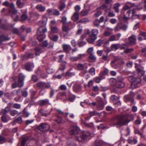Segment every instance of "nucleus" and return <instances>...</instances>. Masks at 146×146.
I'll use <instances>...</instances> for the list:
<instances>
[{
	"instance_id": "4be33fe9",
	"label": "nucleus",
	"mask_w": 146,
	"mask_h": 146,
	"mask_svg": "<svg viewBox=\"0 0 146 146\" xmlns=\"http://www.w3.org/2000/svg\"><path fill=\"white\" fill-rule=\"evenodd\" d=\"M36 9L38 11L42 12H44L45 10V7L43 6L42 5L39 4L37 5L35 7Z\"/></svg>"
},
{
	"instance_id": "7ed1b4c3",
	"label": "nucleus",
	"mask_w": 146,
	"mask_h": 146,
	"mask_svg": "<svg viewBox=\"0 0 146 146\" xmlns=\"http://www.w3.org/2000/svg\"><path fill=\"white\" fill-rule=\"evenodd\" d=\"M128 79L131 82V86L132 89L137 88L139 87L141 81L140 78L131 76L128 77Z\"/></svg>"
},
{
	"instance_id": "37998d69",
	"label": "nucleus",
	"mask_w": 146,
	"mask_h": 146,
	"mask_svg": "<svg viewBox=\"0 0 146 146\" xmlns=\"http://www.w3.org/2000/svg\"><path fill=\"white\" fill-rule=\"evenodd\" d=\"M105 78L104 76H102L100 74V76L98 77H97L96 78L95 81L96 83H99L100 82V81Z\"/></svg>"
},
{
	"instance_id": "a878e982",
	"label": "nucleus",
	"mask_w": 146,
	"mask_h": 146,
	"mask_svg": "<svg viewBox=\"0 0 146 146\" xmlns=\"http://www.w3.org/2000/svg\"><path fill=\"white\" fill-rule=\"evenodd\" d=\"M132 18L133 19H140L139 17L140 15H137L136 14V11L135 10H132Z\"/></svg>"
},
{
	"instance_id": "0e129e2a",
	"label": "nucleus",
	"mask_w": 146,
	"mask_h": 146,
	"mask_svg": "<svg viewBox=\"0 0 146 146\" xmlns=\"http://www.w3.org/2000/svg\"><path fill=\"white\" fill-rule=\"evenodd\" d=\"M88 10H83L82 11L81 14L82 16H84L88 14Z\"/></svg>"
},
{
	"instance_id": "412c9836",
	"label": "nucleus",
	"mask_w": 146,
	"mask_h": 146,
	"mask_svg": "<svg viewBox=\"0 0 146 146\" xmlns=\"http://www.w3.org/2000/svg\"><path fill=\"white\" fill-rule=\"evenodd\" d=\"M96 39V37L90 35V37L87 39V40L89 43L93 44Z\"/></svg>"
},
{
	"instance_id": "bb28decb",
	"label": "nucleus",
	"mask_w": 146,
	"mask_h": 146,
	"mask_svg": "<svg viewBox=\"0 0 146 146\" xmlns=\"http://www.w3.org/2000/svg\"><path fill=\"white\" fill-rule=\"evenodd\" d=\"M23 10L22 11V14L21 16V18L22 20L25 21L27 19L28 17L27 15V11H24V12H23Z\"/></svg>"
},
{
	"instance_id": "0eeeda50",
	"label": "nucleus",
	"mask_w": 146,
	"mask_h": 146,
	"mask_svg": "<svg viewBox=\"0 0 146 146\" xmlns=\"http://www.w3.org/2000/svg\"><path fill=\"white\" fill-rule=\"evenodd\" d=\"M50 128V125L46 123H42L37 127L39 131L43 132L48 130Z\"/></svg>"
},
{
	"instance_id": "2eb2a0df",
	"label": "nucleus",
	"mask_w": 146,
	"mask_h": 146,
	"mask_svg": "<svg viewBox=\"0 0 146 146\" xmlns=\"http://www.w3.org/2000/svg\"><path fill=\"white\" fill-rule=\"evenodd\" d=\"M129 44L130 45H132L136 43V37L134 35H132L129 38Z\"/></svg>"
},
{
	"instance_id": "58836bf2",
	"label": "nucleus",
	"mask_w": 146,
	"mask_h": 146,
	"mask_svg": "<svg viewBox=\"0 0 146 146\" xmlns=\"http://www.w3.org/2000/svg\"><path fill=\"white\" fill-rule=\"evenodd\" d=\"M7 142V139L3 136L0 135V144L5 143Z\"/></svg>"
},
{
	"instance_id": "338daca9",
	"label": "nucleus",
	"mask_w": 146,
	"mask_h": 146,
	"mask_svg": "<svg viewBox=\"0 0 146 146\" xmlns=\"http://www.w3.org/2000/svg\"><path fill=\"white\" fill-rule=\"evenodd\" d=\"M109 40L111 41L116 40L115 35H112L110 36L109 38Z\"/></svg>"
},
{
	"instance_id": "423d86ee",
	"label": "nucleus",
	"mask_w": 146,
	"mask_h": 146,
	"mask_svg": "<svg viewBox=\"0 0 146 146\" xmlns=\"http://www.w3.org/2000/svg\"><path fill=\"white\" fill-rule=\"evenodd\" d=\"M90 135V133L88 131L84 132L82 133L81 135L79 136V137L76 138V140L78 141L79 142H81L82 140H85Z\"/></svg>"
},
{
	"instance_id": "72a5a7b5",
	"label": "nucleus",
	"mask_w": 146,
	"mask_h": 146,
	"mask_svg": "<svg viewBox=\"0 0 146 146\" xmlns=\"http://www.w3.org/2000/svg\"><path fill=\"white\" fill-rule=\"evenodd\" d=\"M9 13H11V17L12 18H13V15H16L18 11L17 10L15 9H13L9 10Z\"/></svg>"
},
{
	"instance_id": "4468645a",
	"label": "nucleus",
	"mask_w": 146,
	"mask_h": 146,
	"mask_svg": "<svg viewBox=\"0 0 146 146\" xmlns=\"http://www.w3.org/2000/svg\"><path fill=\"white\" fill-rule=\"evenodd\" d=\"M97 107L98 110H100L103 109L104 108V104L102 99L100 98L98 100Z\"/></svg>"
},
{
	"instance_id": "13d9d810",
	"label": "nucleus",
	"mask_w": 146,
	"mask_h": 146,
	"mask_svg": "<svg viewBox=\"0 0 146 146\" xmlns=\"http://www.w3.org/2000/svg\"><path fill=\"white\" fill-rule=\"evenodd\" d=\"M84 55V54H79L77 56L74 57V61L77 60L78 59L82 58Z\"/></svg>"
},
{
	"instance_id": "b1692460",
	"label": "nucleus",
	"mask_w": 146,
	"mask_h": 146,
	"mask_svg": "<svg viewBox=\"0 0 146 146\" xmlns=\"http://www.w3.org/2000/svg\"><path fill=\"white\" fill-rule=\"evenodd\" d=\"M29 139V137L28 136H24L22 138L21 141V146H25L26 142Z\"/></svg>"
},
{
	"instance_id": "603ef678",
	"label": "nucleus",
	"mask_w": 146,
	"mask_h": 146,
	"mask_svg": "<svg viewBox=\"0 0 146 146\" xmlns=\"http://www.w3.org/2000/svg\"><path fill=\"white\" fill-rule=\"evenodd\" d=\"M53 13L52 14L53 15L58 16L60 15V13L59 11L56 9H53Z\"/></svg>"
},
{
	"instance_id": "f8f14e48",
	"label": "nucleus",
	"mask_w": 146,
	"mask_h": 146,
	"mask_svg": "<svg viewBox=\"0 0 146 146\" xmlns=\"http://www.w3.org/2000/svg\"><path fill=\"white\" fill-rule=\"evenodd\" d=\"M130 96L127 95L124 96L125 100L126 102L130 101L132 103H133L134 102V100L133 97L134 96V94L133 92L131 91L130 92Z\"/></svg>"
},
{
	"instance_id": "6e6552de",
	"label": "nucleus",
	"mask_w": 146,
	"mask_h": 146,
	"mask_svg": "<svg viewBox=\"0 0 146 146\" xmlns=\"http://www.w3.org/2000/svg\"><path fill=\"white\" fill-rule=\"evenodd\" d=\"M64 56V55H61L59 56V61L61 63L59 67L57 72H58L60 70L63 72L66 68V63L65 61H63L62 60V58Z\"/></svg>"
},
{
	"instance_id": "7c9ffc66",
	"label": "nucleus",
	"mask_w": 146,
	"mask_h": 146,
	"mask_svg": "<svg viewBox=\"0 0 146 146\" xmlns=\"http://www.w3.org/2000/svg\"><path fill=\"white\" fill-rule=\"evenodd\" d=\"M90 30L88 29H87L84 33L81 35V38L82 39H83L88 35H90Z\"/></svg>"
},
{
	"instance_id": "1a4fd4ad",
	"label": "nucleus",
	"mask_w": 146,
	"mask_h": 146,
	"mask_svg": "<svg viewBox=\"0 0 146 146\" xmlns=\"http://www.w3.org/2000/svg\"><path fill=\"white\" fill-rule=\"evenodd\" d=\"M38 88H49L51 86L49 82H39L36 84Z\"/></svg>"
},
{
	"instance_id": "79ce46f5",
	"label": "nucleus",
	"mask_w": 146,
	"mask_h": 146,
	"mask_svg": "<svg viewBox=\"0 0 146 146\" xmlns=\"http://www.w3.org/2000/svg\"><path fill=\"white\" fill-rule=\"evenodd\" d=\"M74 65L77 67V69L79 70H82L84 68V66L83 64L79 63L78 64H75Z\"/></svg>"
},
{
	"instance_id": "de8ad7c7",
	"label": "nucleus",
	"mask_w": 146,
	"mask_h": 146,
	"mask_svg": "<svg viewBox=\"0 0 146 146\" xmlns=\"http://www.w3.org/2000/svg\"><path fill=\"white\" fill-rule=\"evenodd\" d=\"M74 17L75 18L74 21H76L79 20V13L78 12H75L74 13Z\"/></svg>"
},
{
	"instance_id": "3c124183",
	"label": "nucleus",
	"mask_w": 146,
	"mask_h": 146,
	"mask_svg": "<svg viewBox=\"0 0 146 146\" xmlns=\"http://www.w3.org/2000/svg\"><path fill=\"white\" fill-rule=\"evenodd\" d=\"M134 4H133L131 5V7H130L127 5H125L123 6V9L125 10H128L129 9H130V8H131L132 7L134 6Z\"/></svg>"
},
{
	"instance_id": "4c0bfd02",
	"label": "nucleus",
	"mask_w": 146,
	"mask_h": 146,
	"mask_svg": "<svg viewBox=\"0 0 146 146\" xmlns=\"http://www.w3.org/2000/svg\"><path fill=\"white\" fill-rule=\"evenodd\" d=\"M10 110L11 108L10 107H7L5 108V109H2V112L3 114H5L7 113L8 112H10V111L11 110Z\"/></svg>"
},
{
	"instance_id": "c9c22d12",
	"label": "nucleus",
	"mask_w": 146,
	"mask_h": 146,
	"mask_svg": "<svg viewBox=\"0 0 146 146\" xmlns=\"http://www.w3.org/2000/svg\"><path fill=\"white\" fill-rule=\"evenodd\" d=\"M73 74V72L72 69H70L69 70H68L66 72L65 74H64V76H72Z\"/></svg>"
},
{
	"instance_id": "2f4dec72",
	"label": "nucleus",
	"mask_w": 146,
	"mask_h": 146,
	"mask_svg": "<svg viewBox=\"0 0 146 146\" xmlns=\"http://www.w3.org/2000/svg\"><path fill=\"white\" fill-rule=\"evenodd\" d=\"M94 145L96 146H102L104 144V142L100 140H97L94 143Z\"/></svg>"
},
{
	"instance_id": "cd10ccee",
	"label": "nucleus",
	"mask_w": 146,
	"mask_h": 146,
	"mask_svg": "<svg viewBox=\"0 0 146 146\" xmlns=\"http://www.w3.org/2000/svg\"><path fill=\"white\" fill-rule=\"evenodd\" d=\"M120 6V4L119 3H117L114 4L113 5V8L115 11L117 13L119 12V7Z\"/></svg>"
},
{
	"instance_id": "052dcab7",
	"label": "nucleus",
	"mask_w": 146,
	"mask_h": 146,
	"mask_svg": "<svg viewBox=\"0 0 146 146\" xmlns=\"http://www.w3.org/2000/svg\"><path fill=\"white\" fill-rule=\"evenodd\" d=\"M110 98L112 101H115L117 100L118 97L115 95H113L111 96Z\"/></svg>"
},
{
	"instance_id": "ddd939ff",
	"label": "nucleus",
	"mask_w": 146,
	"mask_h": 146,
	"mask_svg": "<svg viewBox=\"0 0 146 146\" xmlns=\"http://www.w3.org/2000/svg\"><path fill=\"white\" fill-rule=\"evenodd\" d=\"M118 58H115V59L111 61V66L112 67L115 69H119L120 68V65L118 62Z\"/></svg>"
},
{
	"instance_id": "f257e3e1",
	"label": "nucleus",
	"mask_w": 146,
	"mask_h": 146,
	"mask_svg": "<svg viewBox=\"0 0 146 146\" xmlns=\"http://www.w3.org/2000/svg\"><path fill=\"white\" fill-rule=\"evenodd\" d=\"M110 82L111 85L114 86V92L116 93L118 92L120 88H123L125 86L123 78L120 76H118L116 79L111 80Z\"/></svg>"
},
{
	"instance_id": "393cba45",
	"label": "nucleus",
	"mask_w": 146,
	"mask_h": 146,
	"mask_svg": "<svg viewBox=\"0 0 146 146\" xmlns=\"http://www.w3.org/2000/svg\"><path fill=\"white\" fill-rule=\"evenodd\" d=\"M99 33L98 30L96 29H93L91 31V34L90 35L97 38V35Z\"/></svg>"
},
{
	"instance_id": "6e6d98bb",
	"label": "nucleus",
	"mask_w": 146,
	"mask_h": 146,
	"mask_svg": "<svg viewBox=\"0 0 146 146\" xmlns=\"http://www.w3.org/2000/svg\"><path fill=\"white\" fill-rule=\"evenodd\" d=\"M51 30L54 33H57L58 31V28L55 27H52L51 26Z\"/></svg>"
},
{
	"instance_id": "ea45409f",
	"label": "nucleus",
	"mask_w": 146,
	"mask_h": 146,
	"mask_svg": "<svg viewBox=\"0 0 146 146\" xmlns=\"http://www.w3.org/2000/svg\"><path fill=\"white\" fill-rule=\"evenodd\" d=\"M81 88V86L79 84H76L74 86V91L75 92L78 91Z\"/></svg>"
},
{
	"instance_id": "f3484780",
	"label": "nucleus",
	"mask_w": 146,
	"mask_h": 146,
	"mask_svg": "<svg viewBox=\"0 0 146 146\" xmlns=\"http://www.w3.org/2000/svg\"><path fill=\"white\" fill-rule=\"evenodd\" d=\"M49 104V100L48 99L42 100L39 101V105L41 106H45Z\"/></svg>"
},
{
	"instance_id": "e433bc0d",
	"label": "nucleus",
	"mask_w": 146,
	"mask_h": 146,
	"mask_svg": "<svg viewBox=\"0 0 146 146\" xmlns=\"http://www.w3.org/2000/svg\"><path fill=\"white\" fill-rule=\"evenodd\" d=\"M111 48L112 50L115 51L119 48V44H113L111 45Z\"/></svg>"
},
{
	"instance_id": "49530a36",
	"label": "nucleus",
	"mask_w": 146,
	"mask_h": 146,
	"mask_svg": "<svg viewBox=\"0 0 146 146\" xmlns=\"http://www.w3.org/2000/svg\"><path fill=\"white\" fill-rule=\"evenodd\" d=\"M38 112L39 113L41 114L42 115L46 117L48 116L49 114V113H46L45 111L42 109H40L39 111Z\"/></svg>"
},
{
	"instance_id": "6ab92c4d",
	"label": "nucleus",
	"mask_w": 146,
	"mask_h": 146,
	"mask_svg": "<svg viewBox=\"0 0 146 146\" xmlns=\"http://www.w3.org/2000/svg\"><path fill=\"white\" fill-rule=\"evenodd\" d=\"M135 68L136 70L138 72L139 75L140 76H143L145 74L144 71L140 69L137 66V64H135Z\"/></svg>"
},
{
	"instance_id": "5fc2aeb1",
	"label": "nucleus",
	"mask_w": 146,
	"mask_h": 146,
	"mask_svg": "<svg viewBox=\"0 0 146 146\" xmlns=\"http://www.w3.org/2000/svg\"><path fill=\"white\" fill-rule=\"evenodd\" d=\"M112 33L108 31H105L103 33V35L105 36H110L111 34Z\"/></svg>"
},
{
	"instance_id": "c756f323",
	"label": "nucleus",
	"mask_w": 146,
	"mask_h": 146,
	"mask_svg": "<svg viewBox=\"0 0 146 146\" xmlns=\"http://www.w3.org/2000/svg\"><path fill=\"white\" fill-rule=\"evenodd\" d=\"M16 5L18 8H21L24 6V3H22L21 0H17Z\"/></svg>"
},
{
	"instance_id": "e2e57ef3",
	"label": "nucleus",
	"mask_w": 146,
	"mask_h": 146,
	"mask_svg": "<svg viewBox=\"0 0 146 146\" xmlns=\"http://www.w3.org/2000/svg\"><path fill=\"white\" fill-rule=\"evenodd\" d=\"M62 29L64 31L67 32L69 31V29L65 25H63L62 27Z\"/></svg>"
},
{
	"instance_id": "a18cd8bd",
	"label": "nucleus",
	"mask_w": 146,
	"mask_h": 146,
	"mask_svg": "<svg viewBox=\"0 0 146 146\" xmlns=\"http://www.w3.org/2000/svg\"><path fill=\"white\" fill-rule=\"evenodd\" d=\"M38 74L39 75L41 76L43 78H45L47 77L46 74L44 73L42 71H38Z\"/></svg>"
},
{
	"instance_id": "69168bd1",
	"label": "nucleus",
	"mask_w": 146,
	"mask_h": 146,
	"mask_svg": "<svg viewBox=\"0 0 146 146\" xmlns=\"http://www.w3.org/2000/svg\"><path fill=\"white\" fill-rule=\"evenodd\" d=\"M48 43L47 40H45L43 41L42 43V46L44 47H47L48 46Z\"/></svg>"
},
{
	"instance_id": "8fccbe9b",
	"label": "nucleus",
	"mask_w": 146,
	"mask_h": 146,
	"mask_svg": "<svg viewBox=\"0 0 146 146\" xmlns=\"http://www.w3.org/2000/svg\"><path fill=\"white\" fill-rule=\"evenodd\" d=\"M30 92L31 93V98L32 100H33L34 99V96L36 92L34 91L33 90H31Z\"/></svg>"
},
{
	"instance_id": "473e14b6",
	"label": "nucleus",
	"mask_w": 146,
	"mask_h": 146,
	"mask_svg": "<svg viewBox=\"0 0 146 146\" xmlns=\"http://www.w3.org/2000/svg\"><path fill=\"white\" fill-rule=\"evenodd\" d=\"M10 38L2 35L0 36V42H2L5 40H8L10 39Z\"/></svg>"
},
{
	"instance_id": "20e7f679",
	"label": "nucleus",
	"mask_w": 146,
	"mask_h": 146,
	"mask_svg": "<svg viewBox=\"0 0 146 146\" xmlns=\"http://www.w3.org/2000/svg\"><path fill=\"white\" fill-rule=\"evenodd\" d=\"M47 31V29L45 27L39 28L37 31V38L40 41H42L46 37L44 33Z\"/></svg>"
},
{
	"instance_id": "4d7b16f0",
	"label": "nucleus",
	"mask_w": 146,
	"mask_h": 146,
	"mask_svg": "<svg viewBox=\"0 0 146 146\" xmlns=\"http://www.w3.org/2000/svg\"><path fill=\"white\" fill-rule=\"evenodd\" d=\"M1 28L5 30H9V27L6 25L3 24L1 26Z\"/></svg>"
},
{
	"instance_id": "774afa93",
	"label": "nucleus",
	"mask_w": 146,
	"mask_h": 146,
	"mask_svg": "<svg viewBox=\"0 0 146 146\" xmlns=\"http://www.w3.org/2000/svg\"><path fill=\"white\" fill-rule=\"evenodd\" d=\"M90 73L92 75H93L95 74V69L94 68H91L89 70Z\"/></svg>"
},
{
	"instance_id": "09e8293b",
	"label": "nucleus",
	"mask_w": 146,
	"mask_h": 146,
	"mask_svg": "<svg viewBox=\"0 0 146 146\" xmlns=\"http://www.w3.org/2000/svg\"><path fill=\"white\" fill-rule=\"evenodd\" d=\"M18 111L15 110H10V114L11 115L14 116L18 113Z\"/></svg>"
},
{
	"instance_id": "a19ab883",
	"label": "nucleus",
	"mask_w": 146,
	"mask_h": 146,
	"mask_svg": "<svg viewBox=\"0 0 146 146\" xmlns=\"http://www.w3.org/2000/svg\"><path fill=\"white\" fill-rule=\"evenodd\" d=\"M25 58H33V54L32 53H27L24 56Z\"/></svg>"
},
{
	"instance_id": "39448f33",
	"label": "nucleus",
	"mask_w": 146,
	"mask_h": 146,
	"mask_svg": "<svg viewBox=\"0 0 146 146\" xmlns=\"http://www.w3.org/2000/svg\"><path fill=\"white\" fill-rule=\"evenodd\" d=\"M25 79V77L22 74H20L19 75V79L18 82H15L12 84V87L13 88H16L18 87H22L24 85V81Z\"/></svg>"
},
{
	"instance_id": "aec40b11",
	"label": "nucleus",
	"mask_w": 146,
	"mask_h": 146,
	"mask_svg": "<svg viewBox=\"0 0 146 146\" xmlns=\"http://www.w3.org/2000/svg\"><path fill=\"white\" fill-rule=\"evenodd\" d=\"M63 48L64 52H68L72 49L71 47L69 45L64 44L63 45Z\"/></svg>"
},
{
	"instance_id": "9d476101",
	"label": "nucleus",
	"mask_w": 146,
	"mask_h": 146,
	"mask_svg": "<svg viewBox=\"0 0 146 146\" xmlns=\"http://www.w3.org/2000/svg\"><path fill=\"white\" fill-rule=\"evenodd\" d=\"M127 26L125 24L122 23H119L117 24L114 30L115 31H119L121 29H122L123 30L125 31L127 29Z\"/></svg>"
},
{
	"instance_id": "5701e85b",
	"label": "nucleus",
	"mask_w": 146,
	"mask_h": 146,
	"mask_svg": "<svg viewBox=\"0 0 146 146\" xmlns=\"http://www.w3.org/2000/svg\"><path fill=\"white\" fill-rule=\"evenodd\" d=\"M94 12H95V13L94 14V16L96 17H98L102 13V12L101 9H100V8H98L94 11Z\"/></svg>"
},
{
	"instance_id": "bf43d9fd",
	"label": "nucleus",
	"mask_w": 146,
	"mask_h": 146,
	"mask_svg": "<svg viewBox=\"0 0 146 146\" xmlns=\"http://www.w3.org/2000/svg\"><path fill=\"white\" fill-rule=\"evenodd\" d=\"M89 58L94 60L96 61V57L92 54H90L89 57Z\"/></svg>"
},
{
	"instance_id": "f03ea898",
	"label": "nucleus",
	"mask_w": 146,
	"mask_h": 146,
	"mask_svg": "<svg viewBox=\"0 0 146 146\" xmlns=\"http://www.w3.org/2000/svg\"><path fill=\"white\" fill-rule=\"evenodd\" d=\"M128 115H120L117 116L114 122L115 125L122 126L127 125L130 120L128 118Z\"/></svg>"
},
{
	"instance_id": "c85d7f7f",
	"label": "nucleus",
	"mask_w": 146,
	"mask_h": 146,
	"mask_svg": "<svg viewBox=\"0 0 146 146\" xmlns=\"http://www.w3.org/2000/svg\"><path fill=\"white\" fill-rule=\"evenodd\" d=\"M22 117H17V118L15 119L11 123L13 125V123H17L20 124L22 123Z\"/></svg>"
},
{
	"instance_id": "864d4df0",
	"label": "nucleus",
	"mask_w": 146,
	"mask_h": 146,
	"mask_svg": "<svg viewBox=\"0 0 146 146\" xmlns=\"http://www.w3.org/2000/svg\"><path fill=\"white\" fill-rule=\"evenodd\" d=\"M100 113H97L96 111H91L89 113V115L90 116H92L94 115H99Z\"/></svg>"
},
{
	"instance_id": "c03bdc74",
	"label": "nucleus",
	"mask_w": 146,
	"mask_h": 146,
	"mask_svg": "<svg viewBox=\"0 0 146 146\" xmlns=\"http://www.w3.org/2000/svg\"><path fill=\"white\" fill-rule=\"evenodd\" d=\"M105 42V40L104 39H100L97 41V45L98 46H100Z\"/></svg>"
},
{
	"instance_id": "f704fd0d",
	"label": "nucleus",
	"mask_w": 146,
	"mask_h": 146,
	"mask_svg": "<svg viewBox=\"0 0 146 146\" xmlns=\"http://www.w3.org/2000/svg\"><path fill=\"white\" fill-rule=\"evenodd\" d=\"M25 69L28 71L31 70V64L29 62H27L25 64Z\"/></svg>"
},
{
	"instance_id": "680f3d73",
	"label": "nucleus",
	"mask_w": 146,
	"mask_h": 146,
	"mask_svg": "<svg viewBox=\"0 0 146 146\" xmlns=\"http://www.w3.org/2000/svg\"><path fill=\"white\" fill-rule=\"evenodd\" d=\"M108 70L107 69H105L102 72H101L100 74L102 76H104L108 74Z\"/></svg>"
},
{
	"instance_id": "dca6fc26",
	"label": "nucleus",
	"mask_w": 146,
	"mask_h": 146,
	"mask_svg": "<svg viewBox=\"0 0 146 146\" xmlns=\"http://www.w3.org/2000/svg\"><path fill=\"white\" fill-rule=\"evenodd\" d=\"M47 20V18L46 17H43L42 19L38 23V25L40 26L39 28L45 27L44 26L46 25Z\"/></svg>"
},
{
	"instance_id": "9b49d317",
	"label": "nucleus",
	"mask_w": 146,
	"mask_h": 146,
	"mask_svg": "<svg viewBox=\"0 0 146 146\" xmlns=\"http://www.w3.org/2000/svg\"><path fill=\"white\" fill-rule=\"evenodd\" d=\"M80 131L79 127L74 125V138L75 140H76V138H77L79 136L81 135L80 134Z\"/></svg>"
},
{
	"instance_id": "a211bd4d",
	"label": "nucleus",
	"mask_w": 146,
	"mask_h": 146,
	"mask_svg": "<svg viewBox=\"0 0 146 146\" xmlns=\"http://www.w3.org/2000/svg\"><path fill=\"white\" fill-rule=\"evenodd\" d=\"M35 50L36 51L35 54L36 55H39L41 53L45 50V49L43 48L36 47Z\"/></svg>"
}]
</instances>
